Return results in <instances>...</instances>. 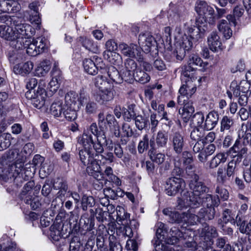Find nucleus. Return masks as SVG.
I'll use <instances>...</instances> for the list:
<instances>
[{"label":"nucleus","mask_w":251,"mask_h":251,"mask_svg":"<svg viewBox=\"0 0 251 251\" xmlns=\"http://www.w3.org/2000/svg\"><path fill=\"white\" fill-rule=\"evenodd\" d=\"M20 32L15 29V25H0V37L10 41V45L16 50L22 49L25 43L27 41V38H29L34 34V29L31 26V34L28 36L22 35Z\"/></svg>","instance_id":"nucleus-1"},{"label":"nucleus","mask_w":251,"mask_h":251,"mask_svg":"<svg viewBox=\"0 0 251 251\" xmlns=\"http://www.w3.org/2000/svg\"><path fill=\"white\" fill-rule=\"evenodd\" d=\"M190 189L192 191L186 199L187 205L192 207H197L200 204L201 196L208 192V188L199 180L198 175L194 174L189 183Z\"/></svg>","instance_id":"nucleus-2"},{"label":"nucleus","mask_w":251,"mask_h":251,"mask_svg":"<svg viewBox=\"0 0 251 251\" xmlns=\"http://www.w3.org/2000/svg\"><path fill=\"white\" fill-rule=\"evenodd\" d=\"M195 10L199 17L197 20L198 24H203V26H207V23L213 25L216 22V15L213 8L203 0L197 1L195 4Z\"/></svg>","instance_id":"nucleus-3"},{"label":"nucleus","mask_w":251,"mask_h":251,"mask_svg":"<svg viewBox=\"0 0 251 251\" xmlns=\"http://www.w3.org/2000/svg\"><path fill=\"white\" fill-rule=\"evenodd\" d=\"M46 86L45 81L41 80L36 91L28 90L25 94L26 98L30 100L33 105L38 109H41L45 105L46 98Z\"/></svg>","instance_id":"nucleus-4"},{"label":"nucleus","mask_w":251,"mask_h":251,"mask_svg":"<svg viewBox=\"0 0 251 251\" xmlns=\"http://www.w3.org/2000/svg\"><path fill=\"white\" fill-rule=\"evenodd\" d=\"M9 61L14 65L13 70L16 74L24 75L29 74L33 68V64L31 61L21 63L23 60L21 54L14 53L10 55Z\"/></svg>","instance_id":"nucleus-5"},{"label":"nucleus","mask_w":251,"mask_h":251,"mask_svg":"<svg viewBox=\"0 0 251 251\" xmlns=\"http://www.w3.org/2000/svg\"><path fill=\"white\" fill-rule=\"evenodd\" d=\"M0 22L4 23V25H15V29L18 32H21L23 35L30 36L31 26L29 24L23 23L21 18L16 17H9L5 15H0Z\"/></svg>","instance_id":"nucleus-6"},{"label":"nucleus","mask_w":251,"mask_h":251,"mask_svg":"<svg viewBox=\"0 0 251 251\" xmlns=\"http://www.w3.org/2000/svg\"><path fill=\"white\" fill-rule=\"evenodd\" d=\"M175 49L173 53L177 60H182L185 56L186 52L191 50L193 47L191 39L186 35H183L175 44Z\"/></svg>","instance_id":"nucleus-7"},{"label":"nucleus","mask_w":251,"mask_h":251,"mask_svg":"<svg viewBox=\"0 0 251 251\" xmlns=\"http://www.w3.org/2000/svg\"><path fill=\"white\" fill-rule=\"evenodd\" d=\"M184 180L178 177H171L167 179L166 183V191L169 196H175L181 192L185 187Z\"/></svg>","instance_id":"nucleus-8"},{"label":"nucleus","mask_w":251,"mask_h":251,"mask_svg":"<svg viewBox=\"0 0 251 251\" xmlns=\"http://www.w3.org/2000/svg\"><path fill=\"white\" fill-rule=\"evenodd\" d=\"M5 158L8 161H15V164L9 166L7 170L13 171L16 169H22L24 167V157L20 150L14 149L10 150L7 152Z\"/></svg>","instance_id":"nucleus-9"},{"label":"nucleus","mask_w":251,"mask_h":251,"mask_svg":"<svg viewBox=\"0 0 251 251\" xmlns=\"http://www.w3.org/2000/svg\"><path fill=\"white\" fill-rule=\"evenodd\" d=\"M87 99V95L84 93L81 92L78 95L73 91L67 93L65 97V106L74 107V108L80 107L83 105Z\"/></svg>","instance_id":"nucleus-10"},{"label":"nucleus","mask_w":251,"mask_h":251,"mask_svg":"<svg viewBox=\"0 0 251 251\" xmlns=\"http://www.w3.org/2000/svg\"><path fill=\"white\" fill-rule=\"evenodd\" d=\"M121 53L125 56L129 58H136L139 61H142L141 55V49L137 45L126 43H121L119 46Z\"/></svg>","instance_id":"nucleus-11"},{"label":"nucleus","mask_w":251,"mask_h":251,"mask_svg":"<svg viewBox=\"0 0 251 251\" xmlns=\"http://www.w3.org/2000/svg\"><path fill=\"white\" fill-rule=\"evenodd\" d=\"M163 213L168 216L169 221L172 223H190L192 222V219H190L189 215L185 213H179L176 211H173L170 208H166L163 209Z\"/></svg>","instance_id":"nucleus-12"},{"label":"nucleus","mask_w":251,"mask_h":251,"mask_svg":"<svg viewBox=\"0 0 251 251\" xmlns=\"http://www.w3.org/2000/svg\"><path fill=\"white\" fill-rule=\"evenodd\" d=\"M215 210L214 207H206L201 208L197 215L191 214L190 219H192L191 224H196L197 222H201V220L206 221L212 220L215 216Z\"/></svg>","instance_id":"nucleus-13"},{"label":"nucleus","mask_w":251,"mask_h":251,"mask_svg":"<svg viewBox=\"0 0 251 251\" xmlns=\"http://www.w3.org/2000/svg\"><path fill=\"white\" fill-rule=\"evenodd\" d=\"M238 137L240 140H237L231 149L234 152H238L241 154L246 152L247 150L246 148H243L240 150V147H239V142H242L244 145L250 144L251 140V133L249 130L246 129V130H244L243 129H242L239 131Z\"/></svg>","instance_id":"nucleus-14"},{"label":"nucleus","mask_w":251,"mask_h":251,"mask_svg":"<svg viewBox=\"0 0 251 251\" xmlns=\"http://www.w3.org/2000/svg\"><path fill=\"white\" fill-rule=\"evenodd\" d=\"M196 87L190 86L189 84L182 85L179 90V95L177 96V102L178 104L185 103V101H192L190 100L192 96L195 93Z\"/></svg>","instance_id":"nucleus-15"},{"label":"nucleus","mask_w":251,"mask_h":251,"mask_svg":"<svg viewBox=\"0 0 251 251\" xmlns=\"http://www.w3.org/2000/svg\"><path fill=\"white\" fill-rule=\"evenodd\" d=\"M138 43L143 50L148 53L151 51V47L154 46L155 40L149 33H143L139 35Z\"/></svg>","instance_id":"nucleus-16"},{"label":"nucleus","mask_w":251,"mask_h":251,"mask_svg":"<svg viewBox=\"0 0 251 251\" xmlns=\"http://www.w3.org/2000/svg\"><path fill=\"white\" fill-rule=\"evenodd\" d=\"M187 63V71H194L197 69V67H201L202 71H204L206 70L208 64L207 62H203L198 54L194 53L189 55Z\"/></svg>","instance_id":"nucleus-17"},{"label":"nucleus","mask_w":251,"mask_h":251,"mask_svg":"<svg viewBox=\"0 0 251 251\" xmlns=\"http://www.w3.org/2000/svg\"><path fill=\"white\" fill-rule=\"evenodd\" d=\"M191 241H187L184 243L185 247L191 248L194 251H208L212 248L213 244L212 241L205 240V241L201 242L197 245L192 239L191 238Z\"/></svg>","instance_id":"nucleus-18"},{"label":"nucleus","mask_w":251,"mask_h":251,"mask_svg":"<svg viewBox=\"0 0 251 251\" xmlns=\"http://www.w3.org/2000/svg\"><path fill=\"white\" fill-rule=\"evenodd\" d=\"M79 159L84 166L90 167L93 164L98 163L94 158L92 149H83L79 151Z\"/></svg>","instance_id":"nucleus-19"},{"label":"nucleus","mask_w":251,"mask_h":251,"mask_svg":"<svg viewBox=\"0 0 251 251\" xmlns=\"http://www.w3.org/2000/svg\"><path fill=\"white\" fill-rule=\"evenodd\" d=\"M196 26H191L188 28V33L190 38L197 41L204 36L205 31L207 30V26H203V24H200L196 22Z\"/></svg>","instance_id":"nucleus-20"},{"label":"nucleus","mask_w":251,"mask_h":251,"mask_svg":"<svg viewBox=\"0 0 251 251\" xmlns=\"http://www.w3.org/2000/svg\"><path fill=\"white\" fill-rule=\"evenodd\" d=\"M101 65L98 66L96 65L94 61L89 58H86L83 61V66L85 72L91 75H95L98 73L99 70L101 73H103V70H104V64L101 61Z\"/></svg>","instance_id":"nucleus-21"},{"label":"nucleus","mask_w":251,"mask_h":251,"mask_svg":"<svg viewBox=\"0 0 251 251\" xmlns=\"http://www.w3.org/2000/svg\"><path fill=\"white\" fill-rule=\"evenodd\" d=\"M179 105L183 106V107L179 109L178 113L180 115L184 122L186 123L190 120L192 115L195 111V108L193 105V101H185V103Z\"/></svg>","instance_id":"nucleus-22"},{"label":"nucleus","mask_w":251,"mask_h":251,"mask_svg":"<svg viewBox=\"0 0 251 251\" xmlns=\"http://www.w3.org/2000/svg\"><path fill=\"white\" fill-rule=\"evenodd\" d=\"M170 141L173 149L177 154L182 152L184 146L183 136L179 132H175L171 136Z\"/></svg>","instance_id":"nucleus-23"},{"label":"nucleus","mask_w":251,"mask_h":251,"mask_svg":"<svg viewBox=\"0 0 251 251\" xmlns=\"http://www.w3.org/2000/svg\"><path fill=\"white\" fill-rule=\"evenodd\" d=\"M53 187L54 189L58 190V192L56 194V197L62 199L64 197L67 193H69L68 191V185L66 180L62 178H57L54 181Z\"/></svg>","instance_id":"nucleus-24"},{"label":"nucleus","mask_w":251,"mask_h":251,"mask_svg":"<svg viewBox=\"0 0 251 251\" xmlns=\"http://www.w3.org/2000/svg\"><path fill=\"white\" fill-rule=\"evenodd\" d=\"M208 44L210 49L216 52L223 49L220 37L216 32H212L207 38Z\"/></svg>","instance_id":"nucleus-25"},{"label":"nucleus","mask_w":251,"mask_h":251,"mask_svg":"<svg viewBox=\"0 0 251 251\" xmlns=\"http://www.w3.org/2000/svg\"><path fill=\"white\" fill-rule=\"evenodd\" d=\"M82 47L86 50L94 53H98L100 51V48L97 42H94L92 39L85 36H80L78 39Z\"/></svg>","instance_id":"nucleus-26"},{"label":"nucleus","mask_w":251,"mask_h":251,"mask_svg":"<svg viewBox=\"0 0 251 251\" xmlns=\"http://www.w3.org/2000/svg\"><path fill=\"white\" fill-rule=\"evenodd\" d=\"M95 100L101 104L112 100L114 98L113 87L112 89L100 90L99 93L95 95Z\"/></svg>","instance_id":"nucleus-27"},{"label":"nucleus","mask_w":251,"mask_h":251,"mask_svg":"<svg viewBox=\"0 0 251 251\" xmlns=\"http://www.w3.org/2000/svg\"><path fill=\"white\" fill-rule=\"evenodd\" d=\"M188 230L186 229H185V232H183L177 227H172L170 230L171 237L168 239L167 242L170 244H175L179 240L186 239L187 236H188Z\"/></svg>","instance_id":"nucleus-28"},{"label":"nucleus","mask_w":251,"mask_h":251,"mask_svg":"<svg viewBox=\"0 0 251 251\" xmlns=\"http://www.w3.org/2000/svg\"><path fill=\"white\" fill-rule=\"evenodd\" d=\"M219 121V114L215 111L209 112L206 117L203 124V129L210 130L217 125Z\"/></svg>","instance_id":"nucleus-29"},{"label":"nucleus","mask_w":251,"mask_h":251,"mask_svg":"<svg viewBox=\"0 0 251 251\" xmlns=\"http://www.w3.org/2000/svg\"><path fill=\"white\" fill-rule=\"evenodd\" d=\"M220 199L218 196H212L210 194L204 193L201 196V204H202L203 206L206 207H214L218 206L220 204Z\"/></svg>","instance_id":"nucleus-30"},{"label":"nucleus","mask_w":251,"mask_h":251,"mask_svg":"<svg viewBox=\"0 0 251 251\" xmlns=\"http://www.w3.org/2000/svg\"><path fill=\"white\" fill-rule=\"evenodd\" d=\"M77 143L82 145L83 149H92L94 140L89 131H84L83 134L77 137Z\"/></svg>","instance_id":"nucleus-31"},{"label":"nucleus","mask_w":251,"mask_h":251,"mask_svg":"<svg viewBox=\"0 0 251 251\" xmlns=\"http://www.w3.org/2000/svg\"><path fill=\"white\" fill-rule=\"evenodd\" d=\"M231 24L232 23H229L228 21L222 19L219 22L217 25L218 30L223 34L226 39H229L232 35V30L229 26V25Z\"/></svg>","instance_id":"nucleus-32"},{"label":"nucleus","mask_w":251,"mask_h":251,"mask_svg":"<svg viewBox=\"0 0 251 251\" xmlns=\"http://www.w3.org/2000/svg\"><path fill=\"white\" fill-rule=\"evenodd\" d=\"M201 235L204 240L212 241L214 238L218 236V233L216 228L213 226H209L207 224L204 226L201 232Z\"/></svg>","instance_id":"nucleus-33"},{"label":"nucleus","mask_w":251,"mask_h":251,"mask_svg":"<svg viewBox=\"0 0 251 251\" xmlns=\"http://www.w3.org/2000/svg\"><path fill=\"white\" fill-rule=\"evenodd\" d=\"M241 159V156L238 155L237 157H234L228 163L226 168L225 170L227 177H230L234 175L235 172L238 169V166L240 163Z\"/></svg>","instance_id":"nucleus-34"},{"label":"nucleus","mask_w":251,"mask_h":251,"mask_svg":"<svg viewBox=\"0 0 251 251\" xmlns=\"http://www.w3.org/2000/svg\"><path fill=\"white\" fill-rule=\"evenodd\" d=\"M228 154L225 152H220L214 156L208 162L209 168L214 169L217 167L221 163H224L226 161Z\"/></svg>","instance_id":"nucleus-35"},{"label":"nucleus","mask_w":251,"mask_h":251,"mask_svg":"<svg viewBox=\"0 0 251 251\" xmlns=\"http://www.w3.org/2000/svg\"><path fill=\"white\" fill-rule=\"evenodd\" d=\"M94 84L99 90L112 89L113 87L110 81L108 80L106 76L102 75H98L95 78Z\"/></svg>","instance_id":"nucleus-36"},{"label":"nucleus","mask_w":251,"mask_h":251,"mask_svg":"<svg viewBox=\"0 0 251 251\" xmlns=\"http://www.w3.org/2000/svg\"><path fill=\"white\" fill-rule=\"evenodd\" d=\"M22 169H16L13 171L6 170V172H8V174H5L8 178H13L14 183L17 186V187L21 186L23 183V177L20 176V174Z\"/></svg>","instance_id":"nucleus-37"},{"label":"nucleus","mask_w":251,"mask_h":251,"mask_svg":"<svg viewBox=\"0 0 251 251\" xmlns=\"http://www.w3.org/2000/svg\"><path fill=\"white\" fill-rule=\"evenodd\" d=\"M244 7L242 5L236 6L233 9V16L229 14L226 16V19L229 23H232L234 26L236 25V20L241 17L244 13Z\"/></svg>","instance_id":"nucleus-38"},{"label":"nucleus","mask_w":251,"mask_h":251,"mask_svg":"<svg viewBox=\"0 0 251 251\" xmlns=\"http://www.w3.org/2000/svg\"><path fill=\"white\" fill-rule=\"evenodd\" d=\"M50 69V63L49 61L44 60L41 62L35 70V75L39 77L45 76Z\"/></svg>","instance_id":"nucleus-39"},{"label":"nucleus","mask_w":251,"mask_h":251,"mask_svg":"<svg viewBox=\"0 0 251 251\" xmlns=\"http://www.w3.org/2000/svg\"><path fill=\"white\" fill-rule=\"evenodd\" d=\"M107 74L109 77L112 81L117 84L122 83V78L121 73L114 66H111L108 67Z\"/></svg>","instance_id":"nucleus-40"},{"label":"nucleus","mask_w":251,"mask_h":251,"mask_svg":"<svg viewBox=\"0 0 251 251\" xmlns=\"http://www.w3.org/2000/svg\"><path fill=\"white\" fill-rule=\"evenodd\" d=\"M100 167L98 163H94L90 167H87V173L89 175L93 176L96 179L99 180L102 178V174L100 171Z\"/></svg>","instance_id":"nucleus-41"},{"label":"nucleus","mask_w":251,"mask_h":251,"mask_svg":"<svg viewBox=\"0 0 251 251\" xmlns=\"http://www.w3.org/2000/svg\"><path fill=\"white\" fill-rule=\"evenodd\" d=\"M61 223H54L50 227V236L55 241H58L62 236L61 229L62 228Z\"/></svg>","instance_id":"nucleus-42"},{"label":"nucleus","mask_w":251,"mask_h":251,"mask_svg":"<svg viewBox=\"0 0 251 251\" xmlns=\"http://www.w3.org/2000/svg\"><path fill=\"white\" fill-rule=\"evenodd\" d=\"M80 107L74 108V107L65 106L63 112L65 118L68 121H74L77 118V111Z\"/></svg>","instance_id":"nucleus-43"},{"label":"nucleus","mask_w":251,"mask_h":251,"mask_svg":"<svg viewBox=\"0 0 251 251\" xmlns=\"http://www.w3.org/2000/svg\"><path fill=\"white\" fill-rule=\"evenodd\" d=\"M133 120H134L136 127L139 130L146 128L149 125V119L145 116L139 115L136 116Z\"/></svg>","instance_id":"nucleus-44"},{"label":"nucleus","mask_w":251,"mask_h":251,"mask_svg":"<svg viewBox=\"0 0 251 251\" xmlns=\"http://www.w3.org/2000/svg\"><path fill=\"white\" fill-rule=\"evenodd\" d=\"M116 211L118 220L127 225L128 221L130 220V214L126 212L125 209L121 206H117Z\"/></svg>","instance_id":"nucleus-45"},{"label":"nucleus","mask_w":251,"mask_h":251,"mask_svg":"<svg viewBox=\"0 0 251 251\" xmlns=\"http://www.w3.org/2000/svg\"><path fill=\"white\" fill-rule=\"evenodd\" d=\"M168 139V134L165 131H159L156 137V143L158 147H165L167 145Z\"/></svg>","instance_id":"nucleus-46"},{"label":"nucleus","mask_w":251,"mask_h":251,"mask_svg":"<svg viewBox=\"0 0 251 251\" xmlns=\"http://www.w3.org/2000/svg\"><path fill=\"white\" fill-rule=\"evenodd\" d=\"M24 201L25 203L29 204L33 209H37L41 205L40 198L37 196L32 197L30 195H28L25 198Z\"/></svg>","instance_id":"nucleus-47"},{"label":"nucleus","mask_w":251,"mask_h":251,"mask_svg":"<svg viewBox=\"0 0 251 251\" xmlns=\"http://www.w3.org/2000/svg\"><path fill=\"white\" fill-rule=\"evenodd\" d=\"M150 76L147 73L138 68L135 73L134 80L142 84L148 82L150 80Z\"/></svg>","instance_id":"nucleus-48"},{"label":"nucleus","mask_w":251,"mask_h":251,"mask_svg":"<svg viewBox=\"0 0 251 251\" xmlns=\"http://www.w3.org/2000/svg\"><path fill=\"white\" fill-rule=\"evenodd\" d=\"M149 154L151 160L158 165L162 164L165 160V155L161 152H156L153 150H150Z\"/></svg>","instance_id":"nucleus-49"},{"label":"nucleus","mask_w":251,"mask_h":251,"mask_svg":"<svg viewBox=\"0 0 251 251\" xmlns=\"http://www.w3.org/2000/svg\"><path fill=\"white\" fill-rule=\"evenodd\" d=\"M103 175H105L108 177L109 180L115 184L116 186H119L121 185V180L113 174V169L111 167H106Z\"/></svg>","instance_id":"nucleus-50"},{"label":"nucleus","mask_w":251,"mask_h":251,"mask_svg":"<svg viewBox=\"0 0 251 251\" xmlns=\"http://www.w3.org/2000/svg\"><path fill=\"white\" fill-rule=\"evenodd\" d=\"M32 36L29 38H27V41L26 43H25V46L23 48H24L25 47L26 45H27L26 49V53L30 56H35L38 54H40L39 51H38L37 47L36 46V44L34 43L33 40L32 42L30 43V40H29Z\"/></svg>","instance_id":"nucleus-51"},{"label":"nucleus","mask_w":251,"mask_h":251,"mask_svg":"<svg viewBox=\"0 0 251 251\" xmlns=\"http://www.w3.org/2000/svg\"><path fill=\"white\" fill-rule=\"evenodd\" d=\"M215 245L217 248L223 249V251H231L232 247L227 243V239L226 237H220L216 240Z\"/></svg>","instance_id":"nucleus-52"},{"label":"nucleus","mask_w":251,"mask_h":251,"mask_svg":"<svg viewBox=\"0 0 251 251\" xmlns=\"http://www.w3.org/2000/svg\"><path fill=\"white\" fill-rule=\"evenodd\" d=\"M204 135L203 128L195 127L191 132L190 138L193 141H201L202 142Z\"/></svg>","instance_id":"nucleus-53"},{"label":"nucleus","mask_w":251,"mask_h":251,"mask_svg":"<svg viewBox=\"0 0 251 251\" xmlns=\"http://www.w3.org/2000/svg\"><path fill=\"white\" fill-rule=\"evenodd\" d=\"M204 120V116L202 112H197L195 113L192 119L193 124L196 126L195 127H200L203 128V122Z\"/></svg>","instance_id":"nucleus-54"},{"label":"nucleus","mask_w":251,"mask_h":251,"mask_svg":"<svg viewBox=\"0 0 251 251\" xmlns=\"http://www.w3.org/2000/svg\"><path fill=\"white\" fill-rule=\"evenodd\" d=\"M114 154L117 157L120 158L124 162L129 161V157L128 154H124L123 148L120 144H116L114 146Z\"/></svg>","instance_id":"nucleus-55"},{"label":"nucleus","mask_w":251,"mask_h":251,"mask_svg":"<svg viewBox=\"0 0 251 251\" xmlns=\"http://www.w3.org/2000/svg\"><path fill=\"white\" fill-rule=\"evenodd\" d=\"M109 246L110 251H122L123 248L121 245L119 243L115 236L110 235L108 238Z\"/></svg>","instance_id":"nucleus-56"},{"label":"nucleus","mask_w":251,"mask_h":251,"mask_svg":"<svg viewBox=\"0 0 251 251\" xmlns=\"http://www.w3.org/2000/svg\"><path fill=\"white\" fill-rule=\"evenodd\" d=\"M63 110L64 109L62 108V102L59 101L52 103L50 108L51 114L56 117L61 115Z\"/></svg>","instance_id":"nucleus-57"},{"label":"nucleus","mask_w":251,"mask_h":251,"mask_svg":"<svg viewBox=\"0 0 251 251\" xmlns=\"http://www.w3.org/2000/svg\"><path fill=\"white\" fill-rule=\"evenodd\" d=\"M33 41L36 44V46L40 53L44 51L48 48V41L45 37H38Z\"/></svg>","instance_id":"nucleus-58"},{"label":"nucleus","mask_w":251,"mask_h":251,"mask_svg":"<svg viewBox=\"0 0 251 251\" xmlns=\"http://www.w3.org/2000/svg\"><path fill=\"white\" fill-rule=\"evenodd\" d=\"M95 204L93 197L83 195L81 199V207L83 210L86 211L88 207H91Z\"/></svg>","instance_id":"nucleus-59"},{"label":"nucleus","mask_w":251,"mask_h":251,"mask_svg":"<svg viewBox=\"0 0 251 251\" xmlns=\"http://www.w3.org/2000/svg\"><path fill=\"white\" fill-rule=\"evenodd\" d=\"M105 47L107 50L110 52L112 56H113L117 59L121 58V56L118 53L114 52L117 49V44L113 40H108L105 43Z\"/></svg>","instance_id":"nucleus-60"},{"label":"nucleus","mask_w":251,"mask_h":251,"mask_svg":"<svg viewBox=\"0 0 251 251\" xmlns=\"http://www.w3.org/2000/svg\"><path fill=\"white\" fill-rule=\"evenodd\" d=\"M135 107V104H130L128 106V109L124 111V117L126 121L130 122L131 119H133L136 116Z\"/></svg>","instance_id":"nucleus-61"},{"label":"nucleus","mask_w":251,"mask_h":251,"mask_svg":"<svg viewBox=\"0 0 251 251\" xmlns=\"http://www.w3.org/2000/svg\"><path fill=\"white\" fill-rule=\"evenodd\" d=\"M149 146V136L147 134H145L142 139L139 142L138 145V151L140 153H143L147 150Z\"/></svg>","instance_id":"nucleus-62"},{"label":"nucleus","mask_w":251,"mask_h":251,"mask_svg":"<svg viewBox=\"0 0 251 251\" xmlns=\"http://www.w3.org/2000/svg\"><path fill=\"white\" fill-rule=\"evenodd\" d=\"M233 219L231 210L226 209L223 212L222 218L218 220V223L219 225H223L232 221Z\"/></svg>","instance_id":"nucleus-63"},{"label":"nucleus","mask_w":251,"mask_h":251,"mask_svg":"<svg viewBox=\"0 0 251 251\" xmlns=\"http://www.w3.org/2000/svg\"><path fill=\"white\" fill-rule=\"evenodd\" d=\"M122 82L123 81L128 83H132L134 80L135 73L123 69L121 71Z\"/></svg>","instance_id":"nucleus-64"}]
</instances>
